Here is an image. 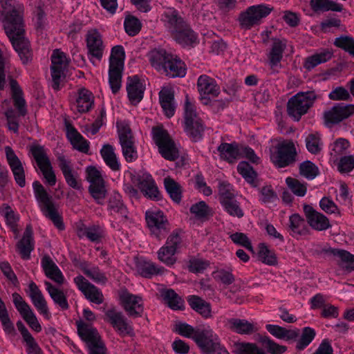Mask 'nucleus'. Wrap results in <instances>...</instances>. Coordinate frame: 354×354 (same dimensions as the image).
Returning <instances> with one entry per match:
<instances>
[{
	"label": "nucleus",
	"instance_id": "23",
	"mask_svg": "<svg viewBox=\"0 0 354 354\" xmlns=\"http://www.w3.org/2000/svg\"><path fill=\"white\" fill-rule=\"evenodd\" d=\"M122 305L129 316H140L144 310L143 301L140 296L124 291L120 295Z\"/></svg>",
	"mask_w": 354,
	"mask_h": 354
},
{
	"label": "nucleus",
	"instance_id": "2",
	"mask_svg": "<svg viewBox=\"0 0 354 354\" xmlns=\"http://www.w3.org/2000/svg\"><path fill=\"white\" fill-rule=\"evenodd\" d=\"M160 20L175 41L181 46L188 47L197 44L196 33L174 8L165 9Z\"/></svg>",
	"mask_w": 354,
	"mask_h": 354
},
{
	"label": "nucleus",
	"instance_id": "58",
	"mask_svg": "<svg viewBox=\"0 0 354 354\" xmlns=\"http://www.w3.org/2000/svg\"><path fill=\"white\" fill-rule=\"evenodd\" d=\"M286 183L290 191L296 196L303 197L307 192V186L304 183L300 182L299 180L288 177Z\"/></svg>",
	"mask_w": 354,
	"mask_h": 354
},
{
	"label": "nucleus",
	"instance_id": "32",
	"mask_svg": "<svg viewBox=\"0 0 354 354\" xmlns=\"http://www.w3.org/2000/svg\"><path fill=\"white\" fill-rule=\"evenodd\" d=\"M226 326L229 329L241 335H251L258 330L257 324L244 319H228Z\"/></svg>",
	"mask_w": 354,
	"mask_h": 354
},
{
	"label": "nucleus",
	"instance_id": "9",
	"mask_svg": "<svg viewBox=\"0 0 354 354\" xmlns=\"http://www.w3.org/2000/svg\"><path fill=\"white\" fill-rule=\"evenodd\" d=\"M85 42L87 57L93 65L96 66L102 59L106 50L102 36L96 29L89 30L85 35Z\"/></svg>",
	"mask_w": 354,
	"mask_h": 354
},
{
	"label": "nucleus",
	"instance_id": "15",
	"mask_svg": "<svg viewBox=\"0 0 354 354\" xmlns=\"http://www.w3.org/2000/svg\"><path fill=\"white\" fill-rule=\"evenodd\" d=\"M12 298L15 307L30 328L36 332H40L41 324L29 304L17 292L12 293Z\"/></svg>",
	"mask_w": 354,
	"mask_h": 354
},
{
	"label": "nucleus",
	"instance_id": "37",
	"mask_svg": "<svg viewBox=\"0 0 354 354\" xmlns=\"http://www.w3.org/2000/svg\"><path fill=\"white\" fill-rule=\"evenodd\" d=\"M44 283L46 290L54 304L57 305L62 310H67L69 308V305L64 291L48 281H45Z\"/></svg>",
	"mask_w": 354,
	"mask_h": 354
},
{
	"label": "nucleus",
	"instance_id": "21",
	"mask_svg": "<svg viewBox=\"0 0 354 354\" xmlns=\"http://www.w3.org/2000/svg\"><path fill=\"white\" fill-rule=\"evenodd\" d=\"M57 160L59 167L63 174L66 184L75 189H80L82 185L80 175L71 161L62 155L59 156Z\"/></svg>",
	"mask_w": 354,
	"mask_h": 354
},
{
	"label": "nucleus",
	"instance_id": "25",
	"mask_svg": "<svg viewBox=\"0 0 354 354\" xmlns=\"http://www.w3.org/2000/svg\"><path fill=\"white\" fill-rule=\"evenodd\" d=\"M4 149L7 161L12 171L17 184L19 187H24L26 185V180L21 162L10 147L6 146Z\"/></svg>",
	"mask_w": 354,
	"mask_h": 354
},
{
	"label": "nucleus",
	"instance_id": "63",
	"mask_svg": "<svg viewBox=\"0 0 354 354\" xmlns=\"http://www.w3.org/2000/svg\"><path fill=\"white\" fill-rule=\"evenodd\" d=\"M259 257L266 264L273 266L277 263L274 253L265 243L259 244Z\"/></svg>",
	"mask_w": 354,
	"mask_h": 354
},
{
	"label": "nucleus",
	"instance_id": "27",
	"mask_svg": "<svg viewBox=\"0 0 354 354\" xmlns=\"http://www.w3.org/2000/svg\"><path fill=\"white\" fill-rule=\"evenodd\" d=\"M106 316L113 327L122 335H132L133 328L122 313L114 309L108 310Z\"/></svg>",
	"mask_w": 354,
	"mask_h": 354
},
{
	"label": "nucleus",
	"instance_id": "42",
	"mask_svg": "<svg viewBox=\"0 0 354 354\" xmlns=\"http://www.w3.org/2000/svg\"><path fill=\"white\" fill-rule=\"evenodd\" d=\"M286 47L285 41L274 40L268 55L269 64L272 68L281 66L283 53Z\"/></svg>",
	"mask_w": 354,
	"mask_h": 354
},
{
	"label": "nucleus",
	"instance_id": "5",
	"mask_svg": "<svg viewBox=\"0 0 354 354\" xmlns=\"http://www.w3.org/2000/svg\"><path fill=\"white\" fill-rule=\"evenodd\" d=\"M273 10V7L266 3H259L248 7L242 11L238 17L240 27L244 30H250L252 27L261 24Z\"/></svg>",
	"mask_w": 354,
	"mask_h": 354
},
{
	"label": "nucleus",
	"instance_id": "35",
	"mask_svg": "<svg viewBox=\"0 0 354 354\" xmlns=\"http://www.w3.org/2000/svg\"><path fill=\"white\" fill-rule=\"evenodd\" d=\"M266 330L274 337L284 341L296 340L299 336L297 328L287 329L276 324H266Z\"/></svg>",
	"mask_w": 354,
	"mask_h": 354
},
{
	"label": "nucleus",
	"instance_id": "59",
	"mask_svg": "<svg viewBox=\"0 0 354 354\" xmlns=\"http://www.w3.org/2000/svg\"><path fill=\"white\" fill-rule=\"evenodd\" d=\"M299 172L308 180H313L319 174V169L311 161L306 160L300 164Z\"/></svg>",
	"mask_w": 354,
	"mask_h": 354
},
{
	"label": "nucleus",
	"instance_id": "47",
	"mask_svg": "<svg viewBox=\"0 0 354 354\" xmlns=\"http://www.w3.org/2000/svg\"><path fill=\"white\" fill-rule=\"evenodd\" d=\"M171 54L164 49H153L148 55L151 65L158 71H162Z\"/></svg>",
	"mask_w": 354,
	"mask_h": 354
},
{
	"label": "nucleus",
	"instance_id": "6",
	"mask_svg": "<svg viewBox=\"0 0 354 354\" xmlns=\"http://www.w3.org/2000/svg\"><path fill=\"white\" fill-rule=\"evenodd\" d=\"M316 98L317 95L314 91L297 93L287 103L288 114L295 121H299L313 105Z\"/></svg>",
	"mask_w": 354,
	"mask_h": 354
},
{
	"label": "nucleus",
	"instance_id": "54",
	"mask_svg": "<svg viewBox=\"0 0 354 354\" xmlns=\"http://www.w3.org/2000/svg\"><path fill=\"white\" fill-rule=\"evenodd\" d=\"M0 213L4 217L6 224L13 231H15L19 219V215L8 205H3L1 207Z\"/></svg>",
	"mask_w": 354,
	"mask_h": 354
},
{
	"label": "nucleus",
	"instance_id": "7",
	"mask_svg": "<svg viewBox=\"0 0 354 354\" xmlns=\"http://www.w3.org/2000/svg\"><path fill=\"white\" fill-rule=\"evenodd\" d=\"M77 328L80 337L86 344L88 354H108L97 329L91 324L79 321L77 322Z\"/></svg>",
	"mask_w": 354,
	"mask_h": 354
},
{
	"label": "nucleus",
	"instance_id": "39",
	"mask_svg": "<svg viewBox=\"0 0 354 354\" xmlns=\"http://www.w3.org/2000/svg\"><path fill=\"white\" fill-rule=\"evenodd\" d=\"M100 155L105 164L113 171H119L121 165L115 152L114 147L109 145H104L100 149Z\"/></svg>",
	"mask_w": 354,
	"mask_h": 354
},
{
	"label": "nucleus",
	"instance_id": "44",
	"mask_svg": "<svg viewBox=\"0 0 354 354\" xmlns=\"http://www.w3.org/2000/svg\"><path fill=\"white\" fill-rule=\"evenodd\" d=\"M94 97L91 91L83 88L79 90L76 100L77 109L80 113L88 111L93 106Z\"/></svg>",
	"mask_w": 354,
	"mask_h": 354
},
{
	"label": "nucleus",
	"instance_id": "36",
	"mask_svg": "<svg viewBox=\"0 0 354 354\" xmlns=\"http://www.w3.org/2000/svg\"><path fill=\"white\" fill-rule=\"evenodd\" d=\"M217 150L221 158L228 162H234L241 157V147L236 142H223L218 147Z\"/></svg>",
	"mask_w": 354,
	"mask_h": 354
},
{
	"label": "nucleus",
	"instance_id": "18",
	"mask_svg": "<svg viewBox=\"0 0 354 354\" xmlns=\"http://www.w3.org/2000/svg\"><path fill=\"white\" fill-rule=\"evenodd\" d=\"M26 293L38 313L43 315L44 318L49 319L51 314L47 301L41 290L34 281H30L28 283Z\"/></svg>",
	"mask_w": 354,
	"mask_h": 354
},
{
	"label": "nucleus",
	"instance_id": "12",
	"mask_svg": "<svg viewBox=\"0 0 354 354\" xmlns=\"http://www.w3.org/2000/svg\"><path fill=\"white\" fill-rule=\"evenodd\" d=\"M182 238L177 231H174L167 238L165 244L158 251V259L167 266H172L176 261L175 257L180 248Z\"/></svg>",
	"mask_w": 354,
	"mask_h": 354
},
{
	"label": "nucleus",
	"instance_id": "51",
	"mask_svg": "<svg viewBox=\"0 0 354 354\" xmlns=\"http://www.w3.org/2000/svg\"><path fill=\"white\" fill-rule=\"evenodd\" d=\"M164 186L170 198L178 203L181 201L182 196L180 185L173 178L167 177L164 179Z\"/></svg>",
	"mask_w": 354,
	"mask_h": 354
},
{
	"label": "nucleus",
	"instance_id": "20",
	"mask_svg": "<svg viewBox=\"0 0 354 354\" xmlns=\"http://www.w3.org/2000/svg\"><path fill=\"white\" fill-rule=\"evenodd\" d=\"M354 114V104H346L343 102L337 103L326 111L324 114V120L328 124H335Z\"/></svg>",
	"mask_w": 354,
	"mask_h": 354
},
{
	"label": "nucleus",
	"instance_id": "10",
	"mask_svg": "<svg viewBox=\"0 0 354 354\" xmlns=\"http://www.w3.org/2000/svg\"><path fill=\"white\" fill-rule=\"evenodd\" d=\"M152 133L161 156L168 160H176L178 157V151L168 132L163 128L157 127L153 129Z\"/></svg>",
	"mask_w": 354,
	"mask_h": 354
},
{
	"label": "nucleus",
	"instance_id": "45",
	"mask_svg": "<svg viewBox=\"0 0 354 354\" xmlns=\"http://www.w3.org/2000/svg\"><path fill=\"white\" fill-rule=\"evenodd\" d=\"M289 228L292 236L305 235L308 232L306 221L298 214H292L289 217Z\"/></svg>",
	"mask_w": 354,
	"mask_h": 354
},
{
	"label": "nucleus",
	"instance_id": "34",
	"mask_svg": "<svg viewBox=\"0 0 354 354\" xmlns=\"http://www.w3.org/2000/svg\"><path fill=\"white\" fill-rule=\"evenodd\" d=\"M161 72L171 77H184L186 75V68L184 62L179 58L170 55Z\"/></svg>",
	"mask_w": 354,
	"mask_h": 354
},
{
	"label": "nucleus",
	"instance_id": "40",
	"mask_svg": "<svg viewBox=\"0 0 354 354\" xmlns=\"http://www.w3.org/2000/svg\"><path fill=\"white\" fill-rule=\"evenodd\" d=\"M108 209L111 214H117L122 219H127L128 211L118 192H113L110 196Z\"/></svg>",
	"mask_w": 354,
	"mask_h": 354
},
{
	"label": "nucleus",
	"instance_id": "43",
	"mask_svg": "<svg viewBox=\"0 0 354 354\" xmlns=\"http://www.w3.org/2000/svg\"><path fill=\"white\" fill-rule=\"evenodd\" d=\"M333 56L332 50L329 49H322L317 53L308 57L304 62V67L311 71L320 64L328 62Z\"/></svg>",
	"mask_w": 354,
	"mask_h": 354
},
{
	"label": "nucleus",
	"instance_id": "19",
	"mask_svg": "<svg viewBox=\"0 0 354 354\" xmlns=\"http://www.w3.org/2000/svg\"><path fill=\"white\" fill-rule=\"evenodd\" d=\"M120 144L122 147V155L128 162L137 160L138 152L133 141L131 131L129 127H123L118 130Z\"/></svg>",
	"mask_w": 354,
	"mask_h": 354
},
{
	"label": "nucleus",
	"instance_id": "38",
	"mask_svg": "<svg viewBox=\"0 0 354 354\" xmlns=\"http://www.w3.org/2000/svg\"><path fill=\"white\" fill-rule=\"evenodd\" d=\"M32 232L30 227L26 228L21 239L17 243V247L21 257L24 259H29L31 252L34 250Z\"/></svg>",
	"mask_w": 354,
	"mask_h": 354
},
{
	"label": "nucleus",
	"instance_id": "53",
	"mask_svg": "<svg viewBox=\"0 0 354 354\" xmlns=\"http://www.w3.org/2000/svg\"><path fill=\"white\" fill-rule=\"evenodd\" d=\"M223 209L230 216L241 218L243 216V211L240 207L239 203L236 200L235 197L229 200L223 199V202L221 203Z\"/></svg>",
	"mask_w": 354,
	"mask_h": 354
},
{
	"label": "nucleus",
	"instance_id": "41",
	"mask_svg": "<svg viewBox=\"0 0 354 354\" xmlns=\"http://www.w3.org/2000/svg\"><path fill=\"white\" fill-rule=\"evenodd\" d=\"M12 98L14 106L18 110L19 115L24 116L26 114V101L23 97V92L18 83L11 80L10 82Z\"/></svg>",
	"mask_w": 354,
	"mask_h": 354
},
{
	"label": "nucleus",
	"instance_id": "26",
	"mask_svg": "<svg viewBox=\"0 0 354 354\" xmlns=\"http://www.w3.org/2000/svg\"><path fill=\"white\" fill-rule=\"evenodd\" d=\"M197 89L201 97L205 100H207V98L210 97H216L220 93V86L216 81L205 74L198 77Z\"/></svg>",
	"mask_w": 354,
	"mask_h": 354
},
{
	"label": "nucleus",
	"instance_id": "3",
	"mask_svg": "<svg viewBox=\"0 0 354 354\" xmlns=\"http://www.w3.org/2000/svg\"><path fill=\"white\" fill-rule=\"evenodd\" d=\"M32 187L39 207L43 214L52 221L58 230H63L64 225L61 216L55 207L52 197L47 193L39 182H34Z\"/></svg>",
	"mask_w": 354,
	"mask_h": 354
},
{
	"label": "nucleus",
	"instance_id": "49",
	"mask_svg": "<svg viewBox=\"0 0 354 354\" xmlns=\"http://www.w3.org/2000/svg\"><path fill=\"white\" fill-rule=\"evenodd\" d=\"M310 6L315 12L328 10L341 12L343 9L342 4L331 0H311Z\"/></svg>",
	"mask_w": 354,
	"mask_h": 354
},
{
	"label": "nucleus",
	"instance_id": "13",
	"mask_svg": "<svg viewBox=\"0 0 354 354\" xmlns=\"http://www.w3.org/2000/svg\"><path fill=\"white\" fill-rule=\"evenodd\" d=\"M31 153L44 176L46 183L50 186L55 185L56 176L44 148L39 146L33 147L31 148Z\"/></svg>",
	"mask_w": 354,
	"mask_h": 354
},
{
	"label": "nucleus",
	"instance_id": "14",
	"mask_svg": "<svg viewBox=\"0 0 354 354\" xmlns=\"http://www.w3.org/2000/svg\"><path fill=\"white\" fill-rule=\"evenodd\" d=\"M51 62L52 87L54 90H59L60 83L65 76L68 59L63 52L57 49L53 53Z\"/></svg>",
	"mask_w": 354,
	"mask_h": 354
},
{
	"label": "nucleus",
	"instance_id": "1",
	"mask_svg": "<svg viewBox=\"0 0 354 354\" xmlns=\"http://www.w3.org/2000/svg\"><path fill=\"white\" fill-rule=\"evenodd\" d=\"M0 20L14 49L23 64L32 59L30 44L24 35V6L16 0H1Z\"/></svg>",
	"mask_w": 354,
	"mask_h": 354
},
{
	"label": "nucleus",
	"instance_id": "11",
	"mask_svg": "<svg viewBox=\"0 0 354 354\" xmlns=\"http://www.w3.org/2000/svg\"><path fill=\"white\" fill-rule=\"evenodd\" d=\"M86 178L90 184L88 190L91 195L97 203L102 204L106 189L101 171L96 167L88 166L86 168Z\"/></svg>",
	"mask_w": 354,
	"mask_h": 354
},
{
	"label": "nucleus",
	"instance_id": "52",
	"mask_svg": "<svg viewBox=\"0 0 354 354\" xmlns=\"http://www.w3.org/2000/svg\"><path fill=\"white\" fill-rule=\"evenodd\" d=\"M350 145L347 140L338 138L329 146L331 158L335 161L340 155H342L349 147Z\"/></svg>",
	"mask_w": 354,
	"mask_h": 354
},
{
	"label": "nucleus",
	"instance_id": "64",
	"mask_svg": "<svg viewBox=\"0 0 354 354\" xmlns=\"http://www.w3.org/2000/svg\"><path fill=\"white\" fill-rule=\"evenodd\" d=\"M239 174L250 183L254 182L257 177V174L253 168L245 161L239 162L237 167Z\"/></svg>",
	"mask_w": 354,
	"mask_h": 354
},
{
	"label": "nucleus",
	"instance_id": "22",
	"mask_svg": "<svg viewBox=\"0 0 354 354\" xmlns=\"http://www.w3.org/2000/svg\"><path fill=\"white\" fill-rule=\"evenodd\" d=\"M212 328L209 326H204L203 328L195 329L191 325L180 322L175 326V331L180 335L192 339L199 346L206 337L207 333Z\"/></svg>",
	"mask_w": 354,
	"mask_h": 354
},
{
	"label": "nucleus",
	"instance_id": "33",
	"mask_svg": "<svg viewBox=\"0 0 354 354\" xmlns=\"http://www.w3.org/2000/svg\"><path fill=\"white\" fill-rule=\"evenodd\" d=\"M66 137L76 150L87 153L89 150V142L73 127L71 124L66 123Z\"/></svg>",
	"mask_w": 354,
	"mask_h": 354
},
{
	"label": "nucleus",
	"instance_id": "61",
	"mask_svg": "<svg viewBox=\"0 0 354 354\" xmlns=\"http://www.w3.org/2000/svg\"><path fill=\"white\" fill-rule=\"evenodd\" d=\"M140 274L146 277L150 278L154 274L162 273L163 268L158 267L153 262H144L139 266L138 268Z\"/></svg>",
	"mask_w": 354,
	"mask_h": 354
},
{
	"label": "nucleus",
	"instance_id": "48",
	"mask_svg": "<svg viewBox=\"0 0 354 354\" xmlns=\"http://www.w3.org/2000/svg\"><path fill=\"white\" fill-rule=\"evenodd\" d=\"M161 296L167 306L172 310H182L184 308V301L171 289L162 290Z\"/></svg>",
	"mask_w": 354,
	"mask_h": 354
},
{
	"label": "nucleus",
	"instance_id": "4",
	"mask_svg": "<svg viewBox=\"0 0 354 354\" xmlns=\"http://www.w3.org/2000/svg\"><path fill=\"white\" fill-rule=\"evenodd\" d=\"M125 59L124 48L121 45L113 46L109 57V82L112 92L117 93L121 87L122 73Z\"/></svg>",
	"mask_w": 354,
	"mask_h": 354
},
{
	"label": "nucleus",
	"instance_id": "28",
	"mask_svg": "<svg viewBox=\"0 0 354 354\" xmlns=\"http://www.w3.org/2000/svg\"><path fill=\"white\" fill-rule=\"evenodd\" d=\"M207 335L199 346L203 354H229L226 348L221 344L218 335L212 329Z\"/></svg>",
	"mask_w": 354,
	"mask_h": 354
},
{
	"label": "nucleus",
	"instance_id": "24",
	"mask_svg": "<svg viewBox=\"0 0 354 354\" xmlns=\"http://www.w3.org/2000/svg\"><path fill=\"white\" fill-rule=\"evenodd\" d=\"M74 282L85 297L96 304L103 302L102 292L94 285L89 283L83 276L79 275L74 278Z\"/></svg>",
	"mask_w": 354,
	"mask_h": 354
},
{
	"label": "nucleus",
	"instance_id": "62",
	"mask_svg": "<svg viewBox=\"0 0 354 354\" xmlns=\"http://www.w3.org/2000/svg\"><path fill=\"white\" fill-rule=\"evenodd\" d=\"M84 273L97 283L104 284L107 278L97 267H85L83 268Z\"/></svg>",
	"mask_w": 354,
	"mask_h": 354
},
{
	"label": "nucleus",
	"instance_id": "8",
	"mask_svg": "<svg viewBox=\"0 0 354 354\" xmlns=\"http://www.w3.org/2000/svg\"><path fill=\"white\" fill-rule=\"evenodd\" d=\"M184 123L185 131L189 136L194 141L201 139L204 127L196 113L195 105L187 97L184 106Z\"/></svg>",
	"mask_w": 354,
	"mask_h": 354
},
{
	"label": "nucleus",
	"instance_id": "29",
	"mask_svg": "<svg viewBox=\"0 0 354 354\" xmlns=\"http://www.w3.org/2000/svg\"><path fill=\"white\" fill-rule=\"evenodd\" d=\"M304 209L308 223L313 229L323 231L327 230L330 226L328 218L322 213L315 210L312 207L305 205Z\"/></svg>",
	"mask_w": 354,
	"mask_h": 354
},
{
	"label": "nucleus",
	"instance_id": "55",
	"mask_svg": "<svg viewBox=\"0 0 354 354\" xmlns=\"http://www.w3.org/2000/svg\"><path fill=\"white\" fill-rule=\"evenodd\" d=\"M315 335V330L313 328L304 327L299 338L297 340L296 348L298 350H304L313 342Z\"/></svg>",
	"mask_w": 354,
	"mask_h": 354
},
{
	"label": "nucleus",
	"instance_id": "57",
	"mask_svg": "<svg viewBox=\"0 0 354 354\" xmlns=\"http://www.w3.org/2000/svg\"><path fill=\"white\" fill-rule=\"evenodd\" d=\"M306 146L308 151L312 154H317L322 149V142L321 136L319 133H310L308 135L305 140Z\"/></svg>",
	"mask_w": 354,
	"mask_h": 354
},
{
	"label": "nucleus",
	"instance_id": "56",
	"mask_svg": "<svg viewBox=\"0 0 354 354\" xmlns=\"http://www.w3.org/2000/svg\"><path fill=\"white\" fill-rule=\"evenodd\" d=\"M124 27L126 32L129 36H136L142 28V23L137 17L128 15L124 19Z\"/></svg>",
	"mask_w": 354,
	"mask_h": 354
},
{
	"label": "nucleus",
	"instance_id": "17",
	"mask_svg": "<svg viewBox=\"0 0 354 354\" xmlns=\"http://www.w3.org/2000/svg\"><path fill=\"white\" fill-rule=\"evenodd\" d=\"M297 155L295 145L291 141L279 144L276 153L271 156V160L278 167H287L295 161Z\"/></svg>",
	"mask_w": 354,
	"mask_h": 354
},
{
	"label": "nucleus",
	"instance_id": "46",
	"mask_svg": "<svg viewBox=\"0 0 354 354\" xmlns=\"http://www.w3.org/2000/svg\"><path fill=\"white\" fill-rule=\"evenodd\" d=\"M187 301L191 308L205 318H209L211 315V307L209 303L196 295L188 297Z\"/></svg>",
	"mask_w": 354,
	"mask_h": 354
},
{
	"label": "nucleus",
	"instance_id": "50",
	"mask_svg": "<svg viewBox=\"0 0 354 354\" xmlns=\"http://www.w3.org/2000/svg\"><path fill=\"white\" fill-rule=\"evenodd\" d=\"M333 254L338 258V263L346 270H354V255L344 250H333Z\"/></svg>",
	"mask_w": 354,
	"mask_h": 354
},
{
	"label": "nucleus",
	"instance_id": "31",
	"mask_svg": "<svg viewBox=\"0 0 354 354\" xmlns=\"http://www.w3.org/2000/svg\"><path fill=\"white\" fill-rule=\"evenodd\" d=\"M145 91V86L138 76L128 77L127 91L129 100L132 104L136 105L142 100Z\"/></svg>",
	"mask_w": 354,
	"mask_h": 354
},
{
	"label": "nucleus",
	"instance_id": "30",
	"mask_svg": "<svg viewBox=\"0 0 354 354\" xmlns=\"http://www.w3.org/2000/svg\"><path fill=\"white\" fill-rule=\"evenodd\" d=\"M41 266L47 278L52 280L57 285L64 284L65 277L62 272L49 256L42 257Z\"/></svg>",
	"mask_w": 354,
	"mask_h": 354
},
{
	"label": "nucleus",
	"instance_id": "60",
	"mask_svg": "<svg viewBox=\"0 0 354 354\" xmlns=\"http://www.w3.org/2000/svg\"><path fill=\"white\" fill-rule=\"evenodd\" d=\"M334 44L354 57L353 37L347 35H342L335 39Z\"/></svg>",
	"mask_w": 354,
	"mask_h": 354
},
{
	"label": "nucleus",
	"instance_id": "16",
	"mask_svg": "<svg viewBox=\"0 0 354 354\" xmlns=\"http://www.w3.org/2000/svg\"><path fill=\"white\" fill-rule=\"evenodd\" d=\"M147 226L154 236L161 239L167 232V221L162 211L148 209L145 212Z\"/></svg>",
	"mask_w": 354,
	"mask_h": 354
}]
</instances>
